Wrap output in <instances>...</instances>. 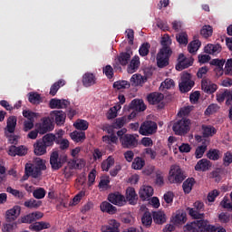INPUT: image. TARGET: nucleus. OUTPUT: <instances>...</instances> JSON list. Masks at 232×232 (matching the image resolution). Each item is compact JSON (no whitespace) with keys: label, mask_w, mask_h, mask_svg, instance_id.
<instances>
[{"label":"nucleus","mask_w":232,"mask_h":232,"mask_svg":"<svg viewBox=\"0 0 232 232\" xmlns=\"http://www.w3.org/2000/svg\"><path fill=\"white\" fill-rule=\"evenodd\" d=\"M179 92L181 93H188V92H191L193 87L195 86V81H193V75L189 72H182L181 74V82L179 84Z\"/></svg>","instance_id":"7ed1b4c3"},{"label":"nucleus","mask_w":232,"mask_h":232,"mask_svg":"<svg viewBox=\"0 0 232 232\" xmlns=\"http://www.w3.org/2000/svg\"><path fill=\"white\" fill-rule=\"evenodd\" d=\"M73 126L76 130H79L80 131H86L90 124L86 120H77L76 122L73 123Z\"/></svg>","instance_id":"de8ad7c7"},{"label":"nucleus","mask_w":232,"mask_h":232,"mask_svg":"<svg viewBox=\"0 0 232 232\" xmlns=\"http://www.w3.org/2000/svg\"><path fill=\"white\" fill-rule=\"evenodd\" d=\"M150 48H151L150 43H143L139 49L140 55L141 57H146L150 53Z\"/></svg>","instance_id":"3c124183"},{"label":"nucleus","mask_w":232,"mask_h":232,"mask_svg":"<svg viewBox=\"0 0 232 232\" xmlns=\"http://www.w3.org/2000/svg\"><path fill=\"white\" fill-rule=\"evenodd\" d=\"M24 206L29 209H37L43 206V201L31 198L27 201H24Z\"/></svg>","instance_id":"37998d69"},{"label":"nucleus","mask_w":232,"mask_h":232,"mask_svg":"<svg viewBox=\"0 0 232 232\" xmlns=\"http://www.w3.org/2000/svg\"><path fill=\"white\" fill-rule=\"evenodd\" d=\"M102 232H119V223L117 220L112 219L109 222L108 226L102 227Z\"/></svg>","instance_id":"e433bc0d"},{"label":"nucleus","mask_w":232,"mask_h":232,"mask_svg":"<svg viewBox=\"0 0 232 232\" xmlns=\"http://www.w3.org/2000/svg\"><path fill=\"white\" fill-rule=\"evenodd\" d=\"M205 53H208L209 55H218L220 52H222V45L219 44H208L204 48Z\"/></svg>","instance_id":"5701e85b"},{"label":"nucleus","mask_w":232,"mask_h":232,"mask_svg":"<svg viewBox=\"0 0 232 232\" xmlns=\"http://www.w3.org/2000/svg\"><path fill=\"white\" fill-rule=\"evenodd\" d=\"M33 197L38 200H41V198H44V197H46V190H44L43 188H39L34 190Z\"/></svg>","instance_id":"680f3d73"},{"label":"nucleus","mask_w":232,"mask_h":232,"mask_svg":"<svg viewBox=\"0 0 232 232\" xmlns=\"http://www.w3.org/2000/svg\"><path fill=\"white\" fill-rule=\"evenodd\" d=\"M218 87L215 83H211L208 79H203L201 81V90L205 92V93H208L211 95V93H215Z\"/></svg>","instance_id":"aec40b11"},{"label":"nucleus","mask_w":232,"mask_h":232,"mask_svg":"<svg viewBox=\"0 0 232 232\" xmlns=\"http://www.w3.org/2000/svg\"><path fill=\"white\" fill-rule=\"evenodd\" d=\"M56 139L57 136H55L53 133H47L40 140L44 142L45 147L50 148L53 145V142H59V140Z\"/></svg>","instance_id":"c756f323"},{"label":"nucleus","mask_w":232,"mask_h":232,"mask_svg":"<svg viewBox=\"0 0 232 232\" xmlns=\"http://www.w3.org/2000/svg\"><path fill=\"white\" fill-rule=\"evenodd\" d=\"M133 55V51H131V47L128 46L125 49V52L120 53L117 56L116 61L118 63L114 64V68H117L119 64L121 66H128V63L131 60V56Z\"/></svg>","instance_id":"6e6552de"},{"label":"nucleus","mask_w":232,"mask_h":232,"mask_svg":"<svg viewBox=\"0 0 232 232\" xmlns=\"http://www.w3.org/2000/svg\"><path fill=\"white\" fill-rule=\"evenodd\" d=\"M146 166V160L140 157H136L131 164L132 169H142Z\"/></svg>","instance_id":"a18cd8bd"},{"label":"nucleus","mask_w":232,"mask_h":232,"mask_svg":"<svg viewBox=\"0 0 232 232\" xmlns=\"http://www.w3.org/2000/svg\"><path fill=\"white\" fill-rule=\"evenodd\" d=\"M211 168V161L202 159L198 161V163L195 166L196 171H208Z\"/></svg>","instance_id":"473e14b6"},{"label":"nucleus","mask_w":232,"mask_h":232,"mask_svg":"<svg viewBox=\"0 0 232 232\" xmlns=\"http://www.w3.org/2000/svg\"><path fill=\"white\" fill-rule=\"evenodd\" d=\"M19 215H21V207L14 206L13 208L6 211L5 220L6 222H15Z\"/></svg>","instance_id":"6ab92c4d"},{"label":"nucleus","mask_w":232,"mask_h":232,"mask_svg":"<svg viewBox=\"0 0 232 232\" xmlns=\"http://www.w3.org/2000/svg\"><path fill=\"white\" fill-rule=\"evenodd\" d=\"M148 81V77L142 76L140 74H133L130 78V82L132 86H141Z\"/></svg>","instance_id":"c9c22d12"},{"label":"nucleus","mask_w":232,"mask_h":232,"mask_svg":"<svg viewBox=\"0 0 232 232\" xmlns=\"http://www.w3.org/2000/svg\"><path fill=\"white\" fill-rule=\"evenodd\" d=\"M108 200L111 204L114 206H118L119 208H122V206H126V198L124 195L120 192H113L108 195Z\"/></svg>","instance_id":"4468645a"},{"label":"nucleus","mask_w":232,"mask_h":232,"mask_svg":"<svg viewBox=\"0 0 232 232\" xmlns=\"http://www.w3.org/2000/svg\"><path fill=\"white\" fill-rule=\"evenodd\" d=\"M126 198L131 206H135L137 204V192H135V188H128L126 190Z\"/></svg>","instance_id":"f704fd0d"},{"label":"nucleus","mask_w":232,"mask_h":232,"mask_svg":"<svg viewBox=\"0 0 232 232\" xmlns=\"http://www.w3.org/2000/svg\"><path fill=\"white\" fill-rule=\"evenodd\" d=\"M103 73L106 75L107 79H113V67H111V65H106L103 67Z\"/></svg>","instance_id":"338daca9"},{"label":"nucleus","mask_w":232,"mask_h":232,"mask_svg":"<svg viewBox=\"0 0 232 232\" xmlns=\"http://www.w3.org/2000/svg\"><path fill=\"white\" fill-rule=\"evenodd\" d=\"M207 157L210 160H218V159H220V150L217 149L209 150L207 153Z\"/></svg>","instance_id":"6e6d98bb"},{"label":"nucleus","mask_w":232,"mask_h":232,"mask_svg":"<svg viewBox=\"0 0 232 232\" xmlns=\"http://www.w3.org/2000/svg\"><path fill=\"white\" fill-rule=\"evenodd\" d=\"M147 101L149 104H152V105L159 104L162 102V101H164V94L160 92H151L148 94Z\"/></svg>","instance_id":"b1692460"},{"label":"nucleus","mask_w":232,"mask_h":232,"mask_svg":"<svg viewBox=\"0 0 232 232\" xmlns=\"http://www.w3.org/2000/svg\"><path fill=\"white\" fill-rule=\"evenodd\" d=\"M17 126V117L11 116L7 119L6 130L8 133H14L15 127Z\"/></svg>","instance_id":"a19ab883"},{"label":"nucleus","mask_w":232,"mask_h":232,"mask_svg":"<svg viewBox=\"0 0 232 232\" xmlns=\"http://www.w3.org/2000/svg\"><path fill=\"white\" fill-rule=\"evenodd\" d=\"M193 186H195V179L194 178L187 179L182 185L184 193L186 194L191 193V189H193Z\"/></svg>","instance_id":"79ce46f5"},{"label":"nucleus","mask_w":232,"mask_h":232,"mask_svg":"<svg viewBox=\"0 0 232 232\" xmlns=\"http://www.w3.org/2000/svg\"><path fill=\"white\" fill-rule=\"evenodd\" d=\"M70 137L74 142H83V140H86V132L82 130H74L70 134Z\"/></svg>","instance_id":"72a5a7b5"},{"label":"nucleus","mask_w":232,"mask_h":232,"mask_svg":"<svg viewBox=\"0 0 232 232\" xmlns=\"http://www.w3.org/2000/svg\"><path fill=\"white\" fill-rule=\"evenodd\" d=\"M98 188H100V189H108L110 188V178H102L99 182Z\"/></svg>","instance_id":"e2e57ef3"},{"label":"nucleus","mask_w":232,"mask_h":232,"mask_svg":"<svg viewBox=\"0 0 232 232\" xmlns=\"http://www.w3.org/2000/svg\"><path fill=\"white\" fill-rule=\"evenodd\" d=\"M188 33L186 32H181L176 34V41L179 43V44H181L183 46H186L188 43Z\"/></svg>","instance_id":"09e8293b"},{"label":"nucleus","mask_w":232,"mask_h":232,"mask_svg":"<svg viewBox=\"0 0 232 232\" xmlns=\"http://www.w3.org/2000/svg\"><path fill=\"white\" fill-rule=\"evenodd\" d=\"M188 218H186V213H179L175 216L174 222L176 224H186Z\"/></svg>","instance_id":"0e129e2a"},{"label":"nucleus","mask_w":232,"mask_h":232,"mask_svg":"<svg viewBox=\"0 0 232 232\" xmlns=\"http://www.w3.org/2000/svg\"><path fill=\"white\" fill-rule=\"evenodd\" d=\"M198 222H200V219L197 220V221H194V222H191V223H188L184 227L185 231L195 232V231H197V229H200V225L198 224Z\"/></svg>","instance_id":"5fc2aeb1"},{"label":"nucleus","mask_w":232,"mask_h":232,"mask_svg":"<svg viewBox=\"0 0 232 232\" xmlns=\"http://www.w3.org/2000/svg\"><path fill=\"white\" fill-rule=\"evenodd\" d=\"M141 224L145 227H150L151 224H153V216L150 211H145L141 217Z\"/></svg>","instance_id":"58836bf2"},{"label":"nucleus","mask_w":232,"mask_h":232,"mask_svg":"<svg viewBox=\"0 0 232 232\" xmlns=\"http://www.w3.org/2000/svg\"><path fill=\"white\" fill-rule=\"evenodd\" d=\"M186 179L184 172L179 166L174 165L170 168L169 173V182L170 184H182Z\"/></svg>","instance_id":"20e7f679"},{"label":"nucleus","mask_w":232,"mask_h":232,"mask_svg":"<svg viewBox=\"0 0 232 232\" xmlns=\"http://www.w3.org/2000/svg\"><path fill=\"white\" fill-rule=\"evenodd\" d=\"M123 110L126 111H130V110H133L131 113H136L137 111H145L146 104H144V101L140 99H134L130 102L129 105H125Z\"/></svg>","instance_id":"9b49d317"},{"label":"nucleus","mask_w":232,"mask_h":232,"mask_svg":"<svg viewBox=\"0 0 232 232\" xmlns=\"http://www.w3.org/2000/svg\"><path fill=\"white\" fill-rule=\"evenodd\" d=\"M14 227H17V223L14 222V221L9 222V223H6L3 226L2 231L3 232H12V230Z\"/></svg>","instance_id":"69168bd1"},{"label":"nucleus","mask_w":232,"mask_h":232,"mask_svg":"<svg viewBox=\"0 0 232 232\" xmlns=\"http://www.w3.org/2000/svg\"><path fill=\"white\" fill-rule=\"evenodd\" d=\"M100 208L102 213H108L109 215H115V213H117V207L111 205V203L108 201L102 202Z\"/></svg>","instance_id":"bb28decb"},{"label":"nucleus","mask_w":232,"mask_h":232,"mask_svg":"<svg viewBox=\"0 0 232 232\" xmlns=\"http://www.w3.org/2000/svg\"><path fill=\"white\" fill-rule=\"evenodd\" d=\"M36 128L40 135H44V133L53 130V122L50 117H44L42 118L41 122L36 124Z\"/></svg>","instance_id":"1a4fd4ad"},{"label":"nucleus","mask_w":232,"mask_h":232,"mask_svg":"<svg viewBox=\"0 0 232 232\" xmlns=\"http://www.w3.org/2000/svg\"><path fill=\"white\" fill-rule=\"evenodd\" d=\"M82 82L84 88H90V86H93L97 82V77L92 72H85L82 76Z\"/></svg>","instance_id":"4be33fe9"},{"label":"nucleus","mask_w":232,"mask_h":232,"mask_svg":"<svg viewBox=\"0 0 232 232\" xmlns=\"http://www.w3.org/2000/svg\"><path fill=\"white\" fill-rule=\"evenodd\" d=\"M50 227H52L50 223L44 221L35 222L29 226L31 231H43V229H50Z\"/></svg>","instance_id":"7c9ffc66"},{"label":"nucleus","mask_w":232,"mask_h":232,"mask_svg":"<svg viewBox=\"0 0 232 232\" xmlns=\"http://www.w3.org/2000/svg\"><path fill=\"white\" fill-rule=\"evenodd\" d=\"M172 53H164L160 51L157 54V66L158 68H166L169 64V57H171Z\"/></svg>","instance_id":"f3484780"},{"label":"nucleus","mask_w":232,"mask_h":232,"mask_svg":"<svg viewBox=\"0 0 232 232\" xmlns=\"http://www.w3.org/2000/svg\"><path fill=\"white\" fill-rule=\"evenodd\" d=\"M140 198L150 200L153 197V188L151 186H143L139 191Z\"/></svg>","instance_id":"393cba45"},{"label":"nucleus","mask_w":232,"mask_h":232,"mask_svg":"<svg viewBox=\"0 0 232 232\" xmlns=\"http://www.w3.org/2000/svg\"><path fill=\"white\" fill-rule=\"evenodd\" d=\"M157 131V123L151 121H144L139 130L140 135L150 136Z\"/></svg>","instance_id":"9d476101"},{"label":"nucleus","mask_w":232,"mask_h":232,"mask_svg":"<svg viewBox=\"0 0 232 232\" xmlns=\"http://www.w3.org/2000/svg\"><path fill=\"white\" fill-rule=\"evenodd\" d=\"M66 160H68V157L63 156L62 158H59V152L53 151L50 156V164L52 169H53V171L61 169Z\"/></svg>","instance_id":"0eeeda50"},{"label":"nucleus","mask_w":232,"mask_h":232,"mask_svg":"<svg viewBox=\"0 0 232 232\" xmlns=\"http://www.w3.org/2000/svg\"><path fill=\"white\" fill-rule=\"evenodd\" d=\"M231 164H232V152L227 151L224 153V156H223V166H225V168H227L228 166H231Z\"/></svg>","instance_id":"bf43d9fd"},{"label":"nucleus","mask_w":232,"mask_h":232,"mask_svg":"<svg viewBox=\"0 0 232 232\" xmlns=\"http://www.w3.org/2000/svg\"><path fill=\"white\" fill-rule=\"evenodd\" d=\"M225 75H232V58L225 62Z\"/></svg>","instance_id":"774afa93"},{"label":"nucleus","mask_w":232,"mask_h":232,"mask_svg":"<svg viewBox=\"0 0 232 232\" xmlns=\"http://www.w3.org/2000/svg\"><path fill=\"white\" fill-rule=\"evenodd\" d=\"M28 101L31 104H41V94L37 92H29Z\"/></svg>","instance_id":"603ef678"},{"label":"nucleus","mask_w":232,"mask_h":232,"mask_svg":"<svg viewBox=\"0 0 232 232\" xmlns=\"http://www.w3.org/2000/svg\"><path fill=\"white\" fill-rule=\"evenodd\" d=\"M139 66H140V58L137 55L133 56L130 62V64L127 67L128 73H135L137 70H139Z\"/></svg>","instance_id":"a878e982"},{"label":"nucleus","mask_w":232,"mask_h":232,"mask_svg":"<svg viewBox=\"0 0 232 232\" xmlns=\"http://www.w3.org/2000/svg\"><path fill=\"white\" fill-rule=\"evenodd\" d=\"M202 135L204 139H208L209 137H213L214 135H217V130L215 127L211 125H202Z\"/></svg>","instance_id":"2f4dec72"},{"label":"nucleus","mask_w":232,"mask_h":232,"mask_svg":"<svg viewBox=\"0 0 232 232\" xmlns=\"http://www.w3.org/2000/svg\"><path fill=\"white\" fill-rule=\"evenodd\" d=\"M172 130L175 135H186L191 130V120L182 118L174 122Z\"/></svg>","instance_id":"f03ea898"},{"label":"nucleus","mask_w":232,"mask_h":232,"mask_svg":"<svg viewBox=\"0 0 232 232\" xmlns=\"http://www.w3.org/2000/svg\"><path fill=\"white\" fill-rule=\"evenodd\" d=\"M136 117L137 113L131 112L128 116L116 118L112 123V128H114V130H121V128H123L125 124H128L131 119H135Z\"/></svg>","instance_id":"2eb2a0df"},{"label":"nucleus","mask_w":232,"mask_h":232,"mask_svg":"<svg viewBox=\"0 0 232 232\" xmlns=\"http://www.w3.org/2000/svg\"><path fill=\"white\" fill-rule=\"evenodd\" d=\"M46 148L41 140H37L36 142L34 144V155H37V157H41V155H45L46 153Z\"/></svg>","instance_id":"cd10ccee"},{"label":"nucleus","mask_w":232,"mask_h":232,"mask_svg":"<svg viewBox=\"0 0 232 232\" xmlns=\"http://www.w3.org/2000/svg\"><path fill=\"white\" fill-rule=\"evenodd\" d=\"M64 84H66V82L64 80H59L58 82H54L50 89V95H52V97H55V95H57V92H59L60 88H63V86H64Z\"/></svg>","instance_id":"ea45409f"},{"label":"nucleus","mask_w":232,"mask_h":232,"mask_svg":"<svg viewBox=\"0 0 232 232\" xmlns=\"http://www.w3.org/2000/svg\"><path fill=\"white\" fill-rule=\"evenodd\" d=\"M189 217L195 220H204L206 214H204V202L196 201L193 208H187Z\"/></svg>","instance_id":"39448f33"},{"label":"nucleus","mask_w":232,"mask_h":232,"mask_svg":"<svg viewBox=\"0 0 232 232\" xmlns=\"http://www.w3.org/2000/svg\"><path fill=\"white\" fill-rule=\"evenodd\" d=\"M200 46H202V43L199 40H194L190 44H188V50L189 53H197Z\"/></svg>","instance_id":"49530a36"},{"label":"nucleus","mask_w":232,"mask_h":232,"mask_svg":"<svg viewBox=\"0 0 232 232\" xmlns=\"http://www.w3.org/2000/svg\"><path fill=\"white\" fill-rule=\"evenodd\" d=\"M7 193H11L14 197H16V198H19L20 200L24 198V194L15 188H13L12 187H7L6 188Z\"/></svg>","instance_id":"13d9d810"},{"label":"nucleus","mask_w":232,"mask_h":232,"mask_svg":"<svg viewBox=\"0 0 232 232\" xmlns=\"http://www.w3.org/2000/svg\"><path fill=\"white\" fill-rule=\"evenodd\" d=\"M43 171H46V164L41 158H36L34 164L26 163L24 168V174L22 180H28L30 177L33 179H39L43 175Z\"/></svg>","instance_id":"f257e3e1"},{"label":"nucleus","mask_w":232,"mask_h":232,"mask_svg":"<svg viewBox=\"0 0 232 232\" xmlns=\"http://www.w3.org/2000/svg\"><path fill=\"white\" fill-rule=\"evenodd\" d=\"M23 115L25 119H27V121H35V119L39 117V113L34 112L32 111H26V110L23 111Z\"/></svg>","instance_id":"4d7b16f0"},{"label":"nucleus","mask_w":232,"mask_h":232,"mask_svg":"<svg viewBox=\"0 0 232 232\" xmlns=\"http://www.w3.org/2000/svg\"><path fill=\"white\" fill-rule=\"evenodd\" d=\"M206 150H208V140H204L201 146H198L196 149L195 155L196 159H202L204 157V153H206Z\"/></svg>","instance_id":"c03bdc74"},{"label":"nucleus","mask_w":232,"mask_h":232,"mask_svg":"<svg viewBox=\"0 0 232 232\" xmlns=\"http://www.w3.org/2000/svg\"><path fill=\"white\" fill-rule=\"evenodd\" d=\"M28 153V149L21 145L19 147H15V145L10 146L8 149V155L11 157H15L18 155V157H24Z\"/></svg>","instance_id":"a211bd4d"},{"label":"nucleus","mask_w":232,"mask_h":232,"mask_svg":"<svg viewBox=\"0 0 232 232\" xmlns=\"http://www.w3.org/2000/svg\"><path fill=\"white\" fill-rule=\"evenodd\" d=\"M68 106H70V101L64 99L59 100L57 98H53L49 102L51 110H64L68 108Z\"/></svg>","instance_id":"dca6fc26"},{"label":"nucleus","mask_w":232,"mask_h":232,"mask_svg":"<svg viewBox=\"0 0 232 232\" xmlns=\"http://www.w3.org/2000/svg\"><path fill=\"white\" fill-rule=\"evenodd\" d=\"M152 218L155 222V224L162 225L166 222V214L162 211H155L152 214Z\"/></svg>","instance_id":"4c0bfd02"},{"label":"nucleus","mask_w":232,"mask_h":232,"mask_svg":"<svg viewBox=\"0 0 232 232\" xmlns=\"http://www.w3.org/2000/svg\"><path fill=\"white\" fill-rule=\"evenodd\" d=\"M160 44L162 48L160 50V52L167 53H173V51H171V37H169V34H164L161 37Z\"/></svg>","instance_id":"412c9836"},{"label":"nucleus","mask_w":232,"mask_h":232,"mask_svg":"<svg viewBox=\"0 0 232 232\" xmlns=\"http://www.w3.org/2000/svg\"><path fill=\"white\" fill-rule=\"evenodd\" d=\"M120 142L124 150H133L139 146V140L133 134H125L124 137L120 138Z\"/></svg>","instance_id":"423d86ee"},{"label":"nucleus","mask_w":232,"mask_h":232,"mask_svg":"<svg viewBox=\"0 0 232 232\" xmlns=\"http://www.w3.org/2000/svg\"><path fill=\"white\" fill-rule=\"evenodd\" d=\"M51 115L55 117V122L57 126H63L66 121V113L63 111H53Z\"/></svg>","instance_id":"c85d7f7f"},{"label":"nucleus","mask_w":232,"mask_h":232,"mask_svg":"<svg viewBox=\"0 0 232 232\" xmlns=\"http://www.w3.org/2000/svg\"><path fill=\"white\" fill-rule=\"evenodd\" d=\"M211 66H217L219 72H224V64H226V60L224 59H213L210 62Z\"/></svg>","instance_id":"864d4df0"},{"label":"nucleus","mask_w":232,"mask_h":232,"mask_svg":"<svg viewBox=\"0 0 232 232\" xmlns=\"http://www.w3.org/2000/svg\"><path fill=\"white\" fill-rule=\"evenodd\" d=\"M113 88L116 90H126V88H130V83L128 81H117L113 83Z\"/></svg>","instance_id":"052dcab7"},{"label":"nucleus","mask_w":232,"mask_h":232,"mask_svg":"<svg viewBox=\"0 0 232 232\" xmlns=\"http://www.w3.org/2000/svg\"><path fill=\"white\" fill-rule=\"evenodd\" d=\"M193 57H186L184 53H180L178 58V64L176 65V70L178 72H182V70H186V68H189V66H193Z\"/></svg>","instance_id":"ddd939ff"},{"label":"nucleus","mask_w":232,"mask_h":232,"mask_svg":"<svg viewBox=\"0 0 232 232\" xmlns=\"http://www.w3.org/2000/svg\"><path fill=\"white\" fill-rule=\"evenodd\" d=\"M200 35L205 39H208L213 35V27L211 25H203L200 30Z\"/></svg>","instance_id":"8fccbe9b"},{"label":"nucleus","mask_w":232,"mask_h":232,"mask_svg":"<svg viewBox=\"0 0 232 232\" xmlns=\"http://www.w3.org/2000/svg\"><path fill=\"white\" fill-rule=\"evenodd\" d=\"M216 99L219 104H222L226 101L227 106H232V92L231 90L224 89L219 91L216 94Z\"/></svg>","instance_id":"f8f14e48"}]
</instances>
